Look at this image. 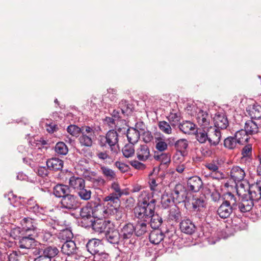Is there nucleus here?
Listing matches in <instances>:
<instances>
[{"mask_svg":"<svg viewBox=\"0 0 261 261\" xmlns=\"http://www.w3.org/2000/svg\"><path fill=\"white\" fill-rule=\"evenodd\" d=\"M156 203L152 194L142 191L139 197L138 205L134 208L135 217L147 221L154 214Z\"/></svg>","mask_w":261,"mask_h":261,"instance_id":"1","label":"nucleus"},{"mask_svg":"<svg viewBox=\"0 0 261 261\" xmlns=\"http://www.w3.org/2000/svg\"><path fill=\"white\" fill-rule=\"evenodd\" d=\"M119 196L112 193L103 198L105 202H107L106 206H103L100 205L97 206V211L99 213H102L104 218L109 216L112 213L116 212L118 207L120 205V198Z\"/></svg>","mask_w":261,"mask_h":261,"instance_id":"2","label":"nucleus"},{"mask_svg":"<svg viewBox=\"0 0 261 261\" xmlns=\"http://www.w3.org/2000/svg\"><path fill=\"white\" fill-rule=\"evenodd\" d=\"M118 134L114 130H109L106 136H100L98 140L101 147H109L112 153H116L119 150Z\"/></svg>","mask_w":261,"mask_h":261,"instance_id":"3","label":"nucleus"},{"mask_svg":"<svg viewBox=\"0 0 261 261\" xmlns=\"http://www.w3.org/2000/svg\"><path fill=\"white\" fill-rule=\"evenodd\" d=\"M93 221H90L85 227L92 226L93 229L99 233H106L111 229L114 228V225L110 220L102 219V217Z\"/></svg>","mask_w":261,"mask_h":261,"instance_id":"4","label":"nucleus"},{"mask_svg":"<svg viewBox=\"0 0 261 261\" xmlns=\"http://www.w3.org/2000/svg\"><path fill=\"white\" fill-rule=\"evenodd\" d=\"M60 204L61 209L65 212H68L74 211L78 208L81 205V203L76 196L70 194L63 197Z\"/></svg>","mask_w":261,"mask_h":261,"instance_id":"5","label":"nucleus"},{"mask_svg":"<svg viewBox=\"0 0 261 261\" xmlns=\"http://www.w3.org/2000/svg\"><path fill=\"white\" fill-rule=\"evenodd\" d=\"M223 162L222 160L217 159L213 160L209 163H207L205 165L206 168L211 171L214 173H212L211 176L214 179H222L224 178L223 173L219 171V168L222 166Z\"/></svg>","mask_w":261,"mask_h":261,"instance_id":"6","label":"nucleus"},{"mask_svg":"<svg viewBox=\"0 0 261 261\" xmlns=\"http://www.w3.org/2000/svg\"><path fill=\"white\" fill-rule=\"evenodd\" d=\"M37 235L34 232L27 233L25 236L21 237L18 242L19 248L26 250L34 248L37 245V242L35 240V238Z\"/></svg>","mask_w":261,"mask_h":261,"instance_id":"7","label":"nucleus"},{"mask_svg":"<svg viewBox=\"0 0 261 261\" xmlns=\"http://www.w3.org/2000/svg\"><path fill=\"white\" fill-rule=\"evenodd\" d=\"M80 216L82 218V222L86 221V220L89 221L88 223L90 221H93V217H104L102 213H99V212L97 211V206L95 207L94 210H92V207L89 206H84L82 207L80 211Z\"/></svg>","mask_w":261,"mask_h":261,"instance_id":"8","label":"nucleus"},{"mask_svg":"<svg viewBox=\"0 0 261 261\" xmlns=\"http://www.w3.org/2000/svg\"><path fill=\"white\" fill-rule=\"evenodd\" d=\"M196 120L202 129H207L210 127L212 116L206 111L199 110L196 114Z\"/></svg>","mask_w":261,"mask_h":261,"instance_id":"9","label":"nucleus"},{"mask_svg":"<svg viewBox=\"0 0 261 261\" xmlns=\"http://www.w3.org/2000/svg\"><path fill=\"white\" fill-rule=\"evenodd\" d=\"M208 132V141L211 145L217 146L220 142L221 138V133L218 128L210 126L207 128Z\"/></svg>","mask_w":261,"mask_h":261,"instance_id":"10","label":"nucleus"},{"mask_svg":"<svg viewBox=\"0 0 261 261\" xmlns=\"http://www.w3.org/2000/svg\"><path fill=\"white\" fill-rule=\"evenodd\" d=\"M20 224L22 226V230L26 233L35 232L36 234H38V229L34 225V220L32 218H24L21 220Z\"/></svg>","mask_w":261,"mask_h":261,"instance_id":"11","label":"nucleus"},{"mask_svg":"<svg viewBox=\"0 0 261 261\" xmlns=\"http://www.w3.org/2000/svg\"><path fill=\"white\" fill-rule=\"evenodd\" d=\"M86 248L93 256L103 249L101 240L97 239L90 240L86 244Z\"/></svg>","mask_w":261,"mask_h":261,"instance_id":"12","label":"nucleus"},{"mask_svg":"<svg viewBox=\"0 0 261 261\" xmlns=\"http://www.w3.org/2000/svg\"><path fill=\"white\" fill-rule=\"evenodd\" d=\"M135 228L133 224L128 223L124 225L119 232L122 242H125L130 239L135 234Z\"/></svg>","mask_w":261,"mask_h":261,"instance_id":"13","label":"nucleus"},{"mask_svg":"<svg viewBox=\"0 0 261 261\" xmlns=\"http://www.w3.org/2000/svg\"><path fill=\"white\" fill-rule=\"evenodd\" d=\"M43 253L48 259L52 260L59 253V250L54 246H45L39 249L37 254Z\"/></svg>","mask_w":261,"mask_h":261,"instance_id":"14","label":"nucleus"},{"mask_svg":"<svg viewBox=\"0 0 261 261\" xmlns=\"http://www.w3.org/2000/svg\"><path fill=\"white\" fill-rule=\"evenodd\" d=\"M7 232L6 233L2 232L0 233V236L6 240L9 239L10 238L16 239L19 237L21 233H22L24 232L20 227L15 226L12 227V225L7 229Z\"/></svg>","mask_w":261,"mask_h":261,"instance_id":"15","label":"nucleus"},{"mask_svg":"<svg viewBox=\"0 0 261 261\" xmlns=\"http://www.w3.org/2000/svg\"><path fill=\"white\" fill-rule=\"evenodd\" d=\"M203 185L201 178L197 176H192L189 178L187 181V189L188 190L197 192L202 188Z\"/></svg>","mask_w":261,"mask_h":261,"instance_id":"16","label":"nucleus"},{"mask_svg":"<svg viewBox=\"0 0 261 261\" xmlns=\"http://www.w3.org/2000/svg\"><path fill=\"white\" fill-rule=\"evenodd\" d=\"M249 198L253 201H258L261 198V181L249 187Z\"/></svg>","mask_w":261,"mask_h":261,"instance_id":"17","label":"nucleus"},{"mask_svg":"<svg viewBox=\"0 0 261 261\" xmlns=\"http://www.w3.org/2000/svg\"><path fill=\"white\" fill-rule=\"evenodd\" d=\"M181 231L188 234H193L196 229V227L190 219H185L180 223Z\"/></svg>","mask_w":261,"mask_h":261,"instance_id":"18","label":"nucleus"},{"mask_svg":"<svg viewBox=\"0 0 261 261\" xmlns=\"http://www.w3.org/2000/svg\"><path fill=\"white\" fill-rule=\"evenodd\" d=\"M136 155L138 160L142 162L147 161L150 156V150L147 145H140L137 148Z\"/></svg>","mask_w":261,"mask_h":261,"instance_id":"19","label":"nucleus"},{"mask_svg":"<svg viewBox=\"0 0 261 261\" xmlns=\"http://www.w3.org/2000/svg\"><path fill=\"white\" fill-rule=\"evenodd\" d=\"M215 126L217 128L225 129L228 125V121L226 116L223 113L216 114L214 117Z\"/></svg>","mask_w":261,"mask_h":261,"instance_id":"20","label":"nucleus"},{"mask_svg":"<svg viewBox=\"0 0 261 261\" xmlns=\"http://www.w3.org/2000/svg\"><path fill=\"white\" fill-rule=\"evenodd\" d=\"M77 250L75 243L72 240L65 241L61 247V251L68 256L75 254Z\"/></svg>","mask_w":261,"mask_h":261,"instance_id":"21","label":"nucleus"},{"mask_svg":"<svg viewBox=\"0 0 261 261\" xmlns=\"http://www.w3.org/2000/svg\"><path fill=\"white\" fill-rule=\"evenodd\" d=\"M236 210V208L232 207L231 206L225 204L224 202L220 205L217 210V214L222 219H226L228 218L233 211Z\"/></svg>","mask_w":261,"mask_h":261,"instance_id":"22","label":"nucleus"},{"mask_svg":"<svg viewBox=\"0 0 261 261\" xmlns=\"http://www.w3.org/2000/svg\"><path fill=\"white\" fill-rule=\"evenodd\" d=\"M15 219L11 214L4 215L1 217L0 222V233L2 232H7V229L12 225V223Z\"/></svg>","mask_w":261,"mask_h":261,"instance_id":"23","label":"nucleus"},{"mask_svg":"<svg viewBox=\"0 0 261 261\" xmlns=\"http://www.w3.org/2000/svg\"><path fill=\"white\" fill-rule=\"evenodd\" d=\"M230 174L231 178L235 182H239L243 180L246 175L244 169L237 166H233L231 168Z\"/></svg>","mask_w":261,"mask_h":261,"instance_id":"24","label":"nucleus"},{"mask_svg":"<svg viewBox=\"0 0 261 261\" xmlns=\"http://www.w3.org/2000/svg\"><path fill=\"white\" fill-rule=\"evenodd\" d=\"M106 238L111 244H118L120 242H122L120 232L114 228L111 229L106 233Z\"/></svg>","mask_w":261,"mask_h":261,"instance_id":"25","label":"nucleus"},{"mask_svg":"<svg viewBox=\"0 0 261 261\" xmlns=\"http://www.w3.org/2000/svg\"><path fill=\"white\" fill-rule=\"evenodd\" d=\"M27 207L29 211L34 213L38 216L43 214L45 212L42 207L39 206L33 198L28 200Z\"/></svg>","mask_w":261,"mask_h":261,"instance_id":"26","label":"nucleus"},{"mask_svg":"<svg viewBox=\"0 0 261 261\" xmlns=\"http://www.w3.org/2000/svg\"><path fill=\"white\" fill-rule=\"evenodd\" d=\"M254 205L253 200L249 198L243 197L240 202L238 204V207L240 212L244 213L250 212Z\"/></svg>","mask_w":261,"mask_h":261,"instance_id":"27","label":"nucleus"},{"mask_svg":"<svg viewBox=\"0 0 261 261\" xmlns=\"http://www.w3.org/2000/svg\"><path fill=\"white\" fill-rule=\"evenodd\" d=\"M69 184L76 192L85 187V181L82 177L72 176L69 178Z\"/></svg>","mask_w":261,"mask_h":261,"instance_id":"28","label":"nucleus"},{"mask_svg":"<svg viewBox=\"0 0 261 261\" xmlns=\"http://www.w3.org/2000/svg\"><path fill=\"white\" fill-rule=\"evenodd\" d=\"M47 167L49 170L59 171L63 167V161L58 158H51L46 162Z\"/></svg>","mask_w":261,"mask_h":261,"instance_id":"29","label":"nucleus"},{"mask_svg":"<svg viewBox=\"0 0 261 261\" xmlns=\"http://www.w3.org/2000/svg\"><path fill=\"white\" fill-rule=\"evenodd\" d=\"M167 218L169 221L178 222L181 218V213L178 206L175 205L170 207L168 211Z\"/></svg>","mask_w":261,"mask_h":261,"instance_id":"30","label":"nucleus"},{"mask_svg":"<svg viewBox=\"0 0 261 261\" xmlns=\"http://www.w3.org/2000/svg\"><path fill=\"white\" fill-rule=\"evenodd\" d=\"M246 111L251 119H259L261 118V106L259 105H250L247 108Z\"/></svg>","mask_w":261,"mask_h":261,"instance_id":"31","label":"nucleus"},{"mask_svg":"<svg viewBox=\"0 0 261 261\" xmlns=\"http://www.w3.org/2000/svg\"><path fill=\"white\" fill-rule=\"evenodd\" d=\"M69 187L65 185H57L54 188V194L56 197L63 198V197L70 194Z\"/></svg>","mask_w":261,"mask_h":261,"instance_id":"32","label":"nucleus"},{"mask_svg":"<svg viewBox=\"0 0 261 261\" xmlns=\"http://www.w3.org/2000/svg\"><path fill=\"white\" fill-rule=\"evenodd\" d=\"M193 210L195 212H201L206 206V201L203 196L194 198L192 203Z\"/></svg>","mask_w":261,"mask_h":261,"instance_id":"33","label":"nucleus"},{"mask_svg":"<svg viewBox=\"0 0 261 261\" xmlns=\"http://www.w3.org/2000/svg\"><path fill=\"white\" fill-rule=\"evenodd\" d=\"M174 197L173 194L165 192L162 196L161 204L162 206L164 208H167L174 205Z\"/></svg>","mask_w":261,"mask_h":261,"instance_id":"34","label":"nucleus"},{"mask_svg":"<svg viewBox=\"0 0 261 261\" xmlns=\"http://www.w3.org/2000/svg\"><path fill=\"white\" fill-rule=\"evenodd\" d=\"M148 224L147 220H143V221H138L134 226L135 228V234L139 237L146 233L148 229Z\"/></svg>","mask_w":261,"mask_h":261,"instance_id":"35","label":"nucleus"},{"mask_svg":"<svg viewBox=\"0 0 261 261\" xmlns=\"http://www.w3.org/2000/svg\"><path fill=\"white\" fill-rule=\"evenodd\" d=\"M126 136L129 143L135 144L139 140L140 133L136 128L131 127L128 129Z\"/></svg>","mask_w":261,"mask_h":261,"instance_id":"36","label":"nucleus"},{"mask_svg":"<svg viewBox=\"0 0 261 261\" xmlns=\"http://www.w3.org/2000/svg\"><path fill=\"white\" fill-rule=\"evenodd\" d=\"M149 241L154 244H158L164 240V234L160 229H154L149 234Z\"/></svg>","mask_w":261,"mask_h":261,"instance_id":"37","label":"nucleus"},{"mask_svg":"<svg viewBox=\"0 0 261 261\" xmlns=\"http://www.w3.org/2000/svg\"><path fill=\"white\" fill-rule=\"evenodd\" d=\"M244 128L249 135L256 134L259 132L257 124L252 120H248L245 122Z\"/></svg>","mask_w":261,"mask_h":261,"instance_id":"38","label":"nucleus"},{"mask_svg":"<svg viewBox=\"0 0 261 261\" xmlns=\"http://www.w3.org/2000/svg\"><path fill=\"white\" fill-rule=\"evenodd\" d=\"M245 129H241L235 133L234 137L238 141L239 144H244L248 142L250 137Z\"/></svg>","mask_w":261,"mask_h":261,"instance_id":"39","label":"nucleus"},{"mask_svg":"<svg viewBox=\"0 0 261 261\" xmlns=\"http://www.w3.org/2000/svg\"><path fill=\"white\" fill-rule=\"evenodd\" d=\"M188 146V143L186 139H180L176 141L175 144V148H176L177 152L176 153V156L181 155V152L185 153V150L187 149Z\"/></svg>","mask_w":261,"mask_h":261,"instance_id":"40","label":"nucleus"},{"mask_svg":"<svg viewBox=\"0 0 261 261\" xmlns=\"http://www.w3.org/2000/svg\"><path fill=\"white\" fill-rule=\"evenodd\" d=\"M180 113L179 112H175L173 110L167 116V119L172 127H175L180 120Z\"/></svg>","mask_w":261,"mask_h":261,"instance_id":"41","label":"nucleus"},{"mask_svg":"<svg viewBox=\"0 0 261 261\" xmlns=\"http://www.w3.org/2000/svg\"><path fill=\"white\" fill-rule=\"evenodd\" d=\"M195 124L189 121H186L179 125V129L185 134H190L195 129Z\"/></svg>","mask_w":261,"mask_h":261,"instance_id":"42","label":"nucleus"},{"mask_svg":"<svg viewBox=\"0 0 261 261\" xmlns=\"http://www.w3.org/2000/svg\"><path fill=\"white\" fill-rule=\"evenodd\" d=\"M55 151L58 155H64L67 154L68 148L63 142H59L55 147Z\"/></svg>","mask_w":261,"mask_h":261,"instance_id":"43","label":"nucleus"},{"mask_svg":"<svg viewBox=\"0 0 261 261\" xmlns=\"http://www.w3.org/2000/svg\"><path fill=\"white\" fill-rule=\"evenodd\" d=\"M150 225L154 229H158L163 223L162 218L158 214H153L150 217Z\"/></svg>","mask_w":261,"mask_h":261,"instance_id":"44","label":"nucleus"},{"mask_svg":"<svg viewBox=\"0 0 261 261\" xmlns=\"http://www.w3.org/2000/svg\"><path fill=\"white\" fill-rule=\"evenodd\" d=\"M197 140L200 143H204L206 141H208V132L206 129H202V130L199 129L197 130L196 134Z\"/></svg>","mask_w":261,"mask_h":261,"instance_id":"45","label":"nucleus"},{"mask_svg":"<svg viewBox=\"0 0 261 261\" xmlns=\"http://www.w3.org/2000/svg\"><path fill=\"white\" fill-rule=\"evenodd\" d=\"M100 171L107 179L112 180L116 178L115 172L111 169L105 166H101L100 167Z\"/></svg>","mask_w":261,"mask_h":261,"instance_id":"46","label":"nucleus"},{"mask_svg":"<svg viewBox=\"0 0 261 261\" xmlns=\"http://www.w3.org/2000/svg\"><path fill=\"white\" fill-rule=\"evenodd\" d=\"M238 144V141L235 137H228L224 140L225 147L229 149H233Z\"/></svg>","mask_w":261,"mask_h":261,"instance_id":"47","label":"nucleus"},{"mask_svg":"<svg viewBox=\"0 0 261 261\" xmlns=\"http://www.w3.org/2000/svg\"><path fill=\"white\" fill-rule=\"evenodd\" d=\"M226 199L223 202L227 204L232 207L237 208L238 204L237 203V198L230 192H228L225 195Z\"/></svg>","mask_w":261,"mask_h":261,"instance_id":"48","label":"nucleus"},{"mask_svg":"<svg viewBox=\"0 0 261 261\" xmlns=\"http://www.w3.org/2000/svg\"><path fill=\"white\" fill-rule=\"evenodd\" d=\"M93 138L94 137L81 134L79 140L81 146L91 147L92 145Z\"/></svg>","mask_w":261,"mask_h":261,"instance_id":"49","label":"nucleus"},{"mask_svg":"<svg viewBox=\"0 0 261 261\" xmlns=\"http://www.w3.org/2000/svg\"><path fill=\"white\" fill-rule=\"evenodd\" d=\"M78 196L82 200L87 201L91 198V191L90 190L84 188H81L80 190L76 192Z\"/></svg>","mask_w":261,"mask_h":261,"instance_id":"50","label":"nucleus"},{"mask_svg":"<svg viewBox=\"0 0 261 261\" xmlns=\"http://www.w3.org/2000/svg\"><path fill=\"white\" fill-rule=\"evenodd\" d=\"M121 113L124 115H128L132 112V106L126 100H122L119 104Z\"/></svg>","mask_w":261,"mask_h":261,"instance_id":"51","label":"nucleus"},{"mask_svg":"<svg viewBox=\"0 0 261 261\" xmlns=\"http://www.w3.org/2000/svg\"><path fill=\"white\" fill-rule=\"evenodd\" d=\"M158 126L159 129L164 133L168 135L172 134V125L165 121H161L159 122Z\"/></svg>","mask_w":261,"mask_h":261,"instance_id":"52","label":"nucleus"},{"mask_svg":"<svg viewBox=\"0 0 261 261\" xmlns=\"http://www.w3.org/2000/svg\"><path fill=\"white\" fill-rule=\"evenodd\" d=\"M149 187L153 192H160L162 185L159 182L158 179L150 178L149 181Z\"/></svg>","mask_w":261,"mask_h":261,"instance_id":"53","label":"nucleus"},{"mask_svg":"<svg viewBox=\"0 0 261 261\" xmlns=\"http://www.w3.org/2000/svg\"><path fill=\"white\" fill-rule=\"evenodd\" d=\"M72 237L73 233L71 230L69 228L65 229L63 231L60 232L58 234L59 239L65 241L71 240Z\"/></svg>","mask_w":261,"mask_h":261,"instance_id":"54","label":"nucleus"},{"mask_svg":"<svg viewBox=\"0 0 261 261\" xmlns=\"http://www.w3.org/2000/svg\"><path fill=\"white\" fill-rule=\"evenodd\" d=\"M134 144H126L122 149L123 155L127 158L132 156L135 153Z\"/></svg>","mask_w":261,"mask_h":261,"instance_id":"55","label":"nucleus"},{"mask_svg":"<svg viewBox=\"0 0 261 261\" xmlns=\"http://www.w3.org/2000/svg\"><path fill=\"white\" fill-rule=\"evenodd\" d=\"M154 159L159 161L162 164H167L170 162L171 157L169 153H161L160 154L155 155Z\"/></svg>","mask_w":261,"mask_h":261,"instance_id":"56","label":"nucleus"},{"mask_svg":"<svg viewBox=\"0 0 261 261\" xmlns=\"http://www.w3.org/2000/svg\"><path fill=\"white\" fill-rule=\"evenodd\" d=\"M80 134L82 135L94 137L95 130L93 127L89 126H83L81 127Z\"/></svg>","mask_w":261,"mask_h":261,"instance_id":"57","label":"nucleus"},{"mask_svg":"<svg viewBox=\"0 0 261 261\" xmlns=\"http://www.w3.org/2000/svg\"><path fill=\"white\" fill-rule=\"evenodd\" d=\"M111 189L113 191L112 193L119 196H122L124 194L123 191L121 189L119 184L117 182H113L111 186Z\"/></svg>","mask_w":261,"mask_h":261,"instance_id":"58","label":"nucleus"},{"mask_svg":"<svg viewBox=\"0 0 261 261\" xmlns=\"http://www.w3.org/2000/svg\"><path fill=\"white\" fill-rule=\"evenodd\" d=\"M67 132L72 136L77 137L81 132V127L75 125H70L67 128Z\"/></svg>","mask_w":261,"mask_h":261,"instance_id":"59","label":"nucleus"},{"mask_svg":"<svg viewBox=\"0 0 261 261\" xmlns=\"http://www.w3.org/2000/svg\"><path fill=\"white\" fill-rule=\"evenodd\" d=\"M109 258V254L105 252L103 249L98 253L94 255V261H107Z\"/></svg>","mask_w":261,"mask_h":261,"instance_id":"60","label":"nucleus"},{"mask_svg":"<svg viewBox=\"0 0 261 261\" xmlns=\"http://www.w3.org/2000/svg\"><path fill=\"white\" fill-rule=\"evenodd\" d=\"M7 252L8 258L9 261H20V258L22 257L20 253L16 251H13L8 254Z\"/></svg>","mask_w":261,"mask_h":261,"instance_id":"61","label":"nucleus"},{"mask_svg":"<svg viewBox=\"0 0 261 261\" xmlns=\"http://www.w3.org/2000/svg\"><path fill=\"white\" fill-rule=\"evenodd\" d=\"M42 231L43 233L42 238L43 241L45 242L50 241V239L52 237L53 234L55 233L54 231L49 230L47 228H42Z\"/></svg>","mask_w":261,"mask_h":261,"instance_id":"62","label":"nucleus"},{"mask_svg":"<svg viewBox=\"0 0 261 261\" xmlns=\"http://www.w3.org/2000/svg\"><path fill=\"white\" fill-rule=\"evenodd\" d=\"M5 197L8 198V199L10 201V203L14 206H17L18 205L17 202L18 199L19 198H18L17 196L14 195L13 193H9L7 194V196H5Z\"/></svg>","mask_w":261,"mask_h":261,"instance_id":"63","label":"nucleus"},{"mask_svg":"<svg viewBox=\"0 0 261 261\" xmlns=\"http://www.w3.org/2000/svg\"><path fill=\"white\" fill-rule=\"evenodd\" d=\"M92 181L94 186L98 187H103L106 184V180L101 176L93 178Z\"/></svg>","mask_w":261,"mask_h":261,"instance_id":"64","label":"nucleus"}]
</instances>
